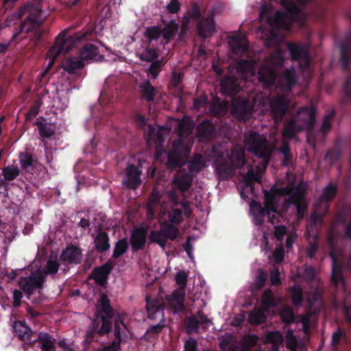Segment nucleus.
Instances as JSON below:
<instances>
[{"instance_id": "nucleus-1", "label": "nucleus", "mask_w": 351, "mask_h": 351, "mask_svg": "<svg viewBox=\"0 0 351 351\" xmlns=\"http://www.w3.org/2000/svg\"><path fill=\"white\" fill-rule=\"evenodd\" d=\"M245 145L249 151L253 152L258 157L257 162L261 166H256L249 169L247 175L240 183V193L242 197L248 198L253 195V184L260 182L261 176L264 173L269 162L271 149L267 146V142L257 133L252 132L245 138Z\"/></svg>"}, {"instance_id": "nucleus-2", "label": "nucleus", "mask_w": 351, "mask_h": 351, "mask_svg": "<svg viewBox=\"0 0 351 351\" xmlns=\"http://www.w3.org/2000/svg\"><path fill=\"white\" fill-rule=\"evenodd\" d=\"M282 5L287 10L286 14L274 11L270 5L261 8L260 17L261 21H265L269 26V29L260 28L261 38L265 40L267 45H271L276 40L274 30L276 29H289L291 23L295 19L298 14V9L291 0H280Z\"/></svg>"}, {"instance_id": "nucleus-3", "label": "nucleus", "mask_w": 351, "mask_h": 351, "mask_svg": "<svg viewBox=\"0 0 351 351\" xmlns=\"http://www.w3.org/2000/svg\"><path fill=\"white\" fill-rule=\"evenodd\" d=\"M161 216L160 217V227L159 230H152L149 239L151 242L158 243L161 247L164 248L167 239H174L179 234V230L166 222L165 215L168 213L169 222L178 224L184 219V217H188L190 215L191 210L188 204L185 202L180 204V208H174L172 213L169 211V205L163 204L161 206Z\"/></svg>"}, {"instance_id": "nucleus-4", "label": "nucleus", "mask_w": 351, "mask_h": 351, "mask_svg": "<svg viewBox=\"0 0 351 351\" xmlns=\"http://www.w3.org/2000/svg\"><path fill=\"white\" fill-rule=\"evenodd\" d=\"M58 267L56 256L49 258L45 270H41L40 268V261L36 260L30 265L31 275L26 278H22L19 281V286L28 295L36 291H39L43 284L45 274H55L58 271Z\"/></svg>"}, {"instance_id": "nucleus-5", "label": "nucleus", "mask_w": 351, "mask_h": 351, "mask_svg": "<svg viewBox=\"0 0 351 351\" xmlns=\"http://www.w3.org/2000/svg\"><path fill=\"white\" fill-rule=\"evenodd\" d=\"M26 15L25 21L22 23L20 32H29L38 27L47 18V13L43 11L39 5L25 6L19 12L14 14L7 23L11 24L12 18H20Z\"/></svg>"}, {"instance_id": "nucleus-6", "label": "nucleus", "mask_w": 351, "mask_h": 351, "mask_svg": "<svg viewBox=\"0 0 351 351\" xmlns=\"http://www.w3.org/2000/svg\"><path fill=\"white\" fill-rule=\"evenodd\" d=\"M315 110L313 108L301 109L293 120L289 122L282 132L285 138H291L302 129L311 126L314 123Z\"/></svg>"}, {"instance_id": "nucleus-7", "label": "nucleus", "mask_w": 351, "mask_h": 351, "mask_svg": "<svg viewBox=\"0 0 351 351\" xmlns=\"http://www.w3.org/2000/svg\"><path fill=\"white\" fill-rule=\"evenodd\" d=\"M283 63V58L281 51H277L265 63L258 72V81L265 87L272 85L276 80V72L278 71Z\"/></svg>"}, {"instance_id": "nucleus-8", "label": "nucleus", "mask_w": 351, "mask_h": 351, "mask_svg": "<svg viewBox=\"0 0 351 351\" xmlns=\"http://www.w3.org/2000/svg\"><path fill=\"white\" fill-rule=\"evenodd\" d=\"M272 195H269V193L265 194V208H263L260 205L259 203L252 201L250 207V213L252 216V219L253 222L256 225H260L262 223L265 216L267 215L269 221L271 223L274 224V219H278L280 217L278 212H276L274 209V206L272 205L270 207V204H271V201L273 199Z\"/></svg>"}, {"instance_id": "nucleus-9", "label": "nucleus", "mask_w": 351, "mask_h": 351, "mask_svg": "<svg viewBox=\"0 0 351 351\" xmlns=\"http://www.w3.org/2000/svg\"><path fill=\"white\" fill-rule=\"evenodd\" d=\"M278 302L275 301L270 291H265L263 298V309H256L249 315V322L253 324L263 322L267 316L276 313Z\"/></svg>"}, {"instance_id": "nucleus-10", "label": "nucleus", "mask_w": 351, "mask_h": 351, "mask_svg": "<svg viewBox=\"0 0 351 351\" xmlns=\"http://www.w3.org/2000/svg\"><path fill=\"white\" fill-rule=\"evenodd\" d=\"M188 276V273L184 270L178 271L174 276L178 289L173 293L172 297L168 299V303L175 312L183 309V301L185 295L184 289L187 283Z\"/></svg>"}, {"instance_id": "nucleus-11", "label": "nucleus", "mask_w": 351, "mask_h": 351, "mask_svg": "<svg viewBox=\"0 0 351 351\" xmlns=\"http://www.w3.org/2000/svg\"><path fill=\"white\" fill-rule=\"evenodd\" d=\"M79 36H66V33L59 34L55 45L49 49L47 58L49 60L47 69L53 64L54 60L60 54L68 52L73 46L75 41L79 40Z\"/></svg>"}, {"instance_id": "nucleus-12", "label": "nucleus", "mask_w": 351, "mask_h": 351, "mask_svg": "<svg viewBox=\"0 0 351 351\" xmlns=\"http://www.w3.org/2000/svg\"><path fill=\"white\" fill-rule=\"evenodd\" d=\"M288 99L282 97H278L272 101H269L268 99H265L263 104L260 101H255L254 108L255 110H259L263 113L264 110L262 109L261 105L265 109L269 107L274 117L277 119L278 117H281L285 112L288 108Z\"/></svg>"}, {"instance_id": "nucleus-13", "label": "nucleus", "mask_w": 351, "mask_h": 351, "mask_svg": "<svg viewBox=\"0 0 351 351\" xmlns=\"http://www.w3.org/2000/svg\"><path fill=\"white\" fill-rule=\"evenodd\" d=\"M232 166L228 167L226 164L219 165L217 169L218 175L223 179L228 178L233 173L235 167L242 165L244 162V152L241 147L234 149L232 156L229 158Z\"/></svg>"}, {"instance_id": "nucleus-14", "label": "nucleus", "mask_w": 351, "mask_h": 351, "mask_svg": "<svg viewBox=\"0 0 351 351\" xmlns=\"http://www.w3.org/2000/svg\"><path fill=\"white\" fill-rule=\"evenodd\" d=\"M189 151V147L184 145V143L180 141L176 143L174 145L173 151L169 154L167 156V164L169 166L182 165L186 166L187 168L191 169V171L193 172L195 170H199V168L195 169L194 164L193 162H184L182 163L180 161V157L183 155L185 156Z\"/></svg>"}, {"instance_id": "nucleus-15", "label": "nucleus", "mask_w": 351, "mask_h": 351, "mask_svg": "<svg viewBox=\"0 0 351 351\" xmlns=\"http://www.w3.org/2000/svg\"><path fill=\"white\" fill-rule=\"evenodd\" d=\"M177 29V24L173 21H171L162 30H160V29L157 27L147 28L144 36L146 41L148 42L156 40L160 36L168 40L176 34Z\"/></svg>"}, {"instance_id": "nucleus-16", "label": "nucleus", "mask_w": 351, "mask_h": 351, "mask_svg": "<svg viewBox=\"0 0 351 351\" xmlns=\"http://www.w3.org/2000/svg\"><path fill=\"white\" fill-rule=\"evenodd\" d=\"M282 194L290 195L291 199L293 204L295 205L298 210V217H303L304 213L306 208V203L304 199V189L300 186L298 189H285L281 190Z\"/></svg>"}, {"instance_id": "nucleus-17", "label": "nucleus", "mask_w": 351, "mask_h": 351, "mask_svg": "<svg viewBox=\"0 0 351 351\" xmlns=\"http://www.w3.org/2000/svg\"><path fill=\"white\" fill-rule=\"evenodd\" d=\"M147 311L150 319L156 321L159 324L164 322V315L162 313L164 302L162 299H152L147 298Z\"/></svg>"}, {"instance_id": "nucleus-18", "label": "nucleus", "mask_w": 351, "mask_h": 351, "mask_svg": "<svg viewBox=\"0 0 351 351\" xmlns=\"http://www.w3.org/2000/svg\"><path fill=\"white\" fill-rule=\"evenodd\" d=\"M97 312L99 313H104V315H101L102 319V326L99 330L100 333H107L111 328V324L108 320V317H110L112 315V311L110 306L109 300L107 297L102 295L100 298L99 303L97 306Z\"/></svg>"}, {"instance_id": "nucleus-19", "label": "nucleus", "mask_w": 351, "mask_h": 351, "mask_svg": "<svg viewBox=\"0 0 351 351\" xmlns=\"http://www.w3.org/2000/svg\"><path fill=\"white\" fill-rule=\"evenodd\" d=\"M232 111L237 118L243 120L247 119L252 114L251 107L243 99H237L233 101Z\"/></svg>"}, {"instance_id": "nucleus-20", "label": "nucleus", "mask_w": 351, "mask_h": 351, "mask_svg": "<svg viewBox=\"0 0 351 351\" xmlns=\"http://www.w3.org/2000/svg\"><path fill=\"white\" fill-rule=\"evenodd\" d=\"M140 174L141 173L136 167L129 165L123 178V184L131 189L136 188L141 183Z\"/></svg>"}, {"instance_id": "nucleus-21", "label": "nucleus", "mask_w": 351, "mask_h": 351, "mask_svg": "<svg viewBox=\"0 0 351 351\" xmlns=\"http://www.w3.org/2000/svg\"><path fill=\"white\" fill-rule=\"evenodd\" d=\"M61 259L66 264L77 263L81 260V250L76 246H68L62 253Z\"/></svg>"}, {"instance_id": "nucleus-22", "label": "nucleus", "mask_w": 351, "mask_h": 351, "mask_svg": "<svg viewBox=\"0 0 351 351\" xmlns=\"http://www.w3.org/2000/svg\"><path fill=\"white\" fill-rule=\"evenodd\" d=\"M287 48L293 59H300L301 61L306 64L308 62L307 48L306 47L297 44H289L287 45Z\"/></svg>"}, {"instance_id": "nucleus-23", "label": "nucleus", "mask_w": 351, "mask_h": 351, "mask_svg": "<svg viewBox=\"0 0 351 351\" xmlns=\"http://www.w3.org/2000/svg\"><path fill=\"white\" fill-rule=\"evenodd\" d=\"M80 58L82 60L100 61L102 60V56L99 55L97 47L90 44L83 49L80 53Z\"/></svg>"}, {"instance_id": "nucleus-24", "label": "nucleus", "mask_w": 351, "mask_h": 351, "mask_svg": "<svg viewBox=\"0 0 351 351\" xmlns=\"http://www.w3.org/2000/svg\"><path fill=\"white\" fill-rule=\"evenodd\" d=\"M287 235L286 240V246L287 248L291 247L293 243H294L296 234L293 230H291L287 232L286 228L285 226H276L275 228L274 236L278 240H282L284 235Z\"/></svg>"}, {"instance_id": "nucleus-25", "label": "nucleus", "mask_w": 351, "mask_h": 351, "mask_svg": "<svg viewBox=\"0 0 351 351\" xmlns=\"http://www.w3.org/2000/svg\"><path fill=\"white\" fill-rule=\"evenodd\" d=\"M229 43L231 48L235 53L243 52L247 47L245 36L242 34L231 36Z\"/></svg>"}, {"instance_id": "nucleus-26", "label": "nucleus", "mask_w": 351, "mask_h": 351, "mask_svg": "<svg viewBox=\"0 0 351 351\" xmlns=\"http://www.w3.org/2000/svg\"><path fill=\"white\" fill-rule=\"evenodd\" d=\"M112 266L111 263H106L101 267L94 269L92 277L99 285H104L107 280L108 275L109 274Z\"/></svg>"}, {"instance_id": "nucleus-27", "label": "nucleus", "mask_w": 351, "mask_h": 351, "mask_svg": "<svg viewBox=\"0 0 351 351\" xmlns=\"http://www.w3.org/2000/svg\"><path fill=\"white\" fill-rule=\"evenodd\" d=\"M191 179V173H184L183 170H181L174 180V185L178 188L180 192H183L189 188Z\"/></svg>"}, {"instance_id": "nucleus-28", "label": "nucleus", "mask_w": 351, "mask_h": 351, "mask_svg": "<svg viewBox=\"0 0 351 351\" xmlns=\"http://www.w3.org/2000/svg\"><path fill=\"white\" fill-rule=\"evenodd\" d=\"M147 231L144 228H138L132 234L131 241L134 249L138 250L143 246L146 239Z\"/></svg>"}, {"instance_id": "nucleus-29", "label": "nucleus", "mask_w": 351, "mask_h": 351, "mask_svg": "<svg viewBox=\"0 0 351 351\" xmlns=\"http://www.w3.org/2000/svg\"><path fill=\"white\" fill-rule=\"evenodd\" d=\"M254 63L252 62H241L238 64L237 72L243 78H248L254 75Z\"/></svg>"}, {"instance_id": "nucleus-30", "label": "nucleus", "mask_w": 351, "mask_h": 351, "mask_svg": "<svg viewBox=\"0 0 351 351\" xmlns=\"http://www.w3.org/2000/svg\"><path fill=\"white\" fill-rule=\"evenodd\" d=\"M136 54L141 60L147 62H152L158 56L156 49L150 48H143L141 47L136 49Z\"/></svg>"}, {"instance_id": "nucleus-31", "label": "nucleus", "mask_w": 351, "mask_h": 351, "mask_svg": "<svg viewBox=\"0 0 351 351\" xmlns=\"http://www.w3.org/2000/svg\"><path fill=\"white\" fill-rule=\"evenodd\" d=\"M199 34L202 36H210L215 30V25L212 19L203 20L198 25Z\"/></svg>"}, {"instance_id": "nucleus-32", "label": "nucleus", "mask_w": 351, "mask_h": 351, "mask_svg": "<svg viewBox=\"0 0 351 351\" xmlns=\"http://www.w3.org/2000/svg\"><path fill=\"white\" fill-rule=\"evenodd\" d=\"M37 125L42 137H50L55 132V125L45 121V120L37 121Z\"/></svg>"}, {"instance_id": "nucleus-33", "label": "nucleus", "mask_w": 351, "mask_h": 351, "mask_svg": "<svg viewBox=\"0 0 351 351\" xmlns=\"http://www.w3.org/2000/svg\"><path fill=\"white\" fill-rule=\"evenodd\" d=\"M282 336L278 332H271L265 335V342L271 343L274 347L270 351H278V345L282 343Z\"/></svg>"}, {"instance_id": "nucleus-34", "label": "nucleus", "mask_w": 351, "mask_h": 351, "mask_svg": "<svg viewBox=\"0 0 351 351\" xmlns=\"http://www.w3.org/2000/svg\"><path fill=\"white\" fill-rule=\"evenodd\" d=\"M13 328L14 332L20 339L23 340L29 339L30 330L25 323L22 322H15Z\"/></svg>"}, {"instance_id": "nucleus-35", "label": "nucleus", "mask_w": 351, "mask_h": 351, "mask_svg": "<svg viewBox=\"0 0 351 351\" xmlns=\"http://www.w3.org/2000/svg\"><path fill=\"white\" fill-rule=\"evenodd\" d=\"M279 81L282 88L285 90L289 89L295 82L293 72L291 70L286 71L284 75L279 77Z\"/></svg>"}, {"instance_id": "nucleus-36", "label": "nucleus", "mask_w": 351, "mask_h": 351, "mask_svg": "<svg viewBox=\"0 0 351 351\" xmlns=\"http://www.w3.org/2000/svg\"><path fill=\"white\" fill-rule=\"evenodd\" d=\"M38 339L43 351H55L54 341L47 334H40Z\"/></svg>"}, {"instance_id": "nucleus-37", "label": "nucleus", "mask_w": 351, "mask_h": 351, "mask_svg": "<svg viewBox=\"0 0 351 351\" xmlns=\"http://www.w3.org/2000/svg\"><path fill=\"white\" fill-rule=\"evenodd\" d=\"M220 346L222 351H234L236 342L232 335H228L221 337Z\"/></svg>"}, {"instance_id": "nucleus-38", "label": "nucleus", "mask_w": 351, "mask_h": 351, "mask_svg": "<svg viewBox=\"0 0 351 351\" xmlns=\"http://www.w3.org/2000/svg\"><path fill=\"white\" fill-rule=\"evenodd\" d=\"M96 248L99 251H105L109 248L108 238L106 233L99 232L95 239Z\"/></svg>"}, {"instance_id": "nucleus-39", "label": "nucleus", "mask_w": 351, "mask_h": 351, "mask_svg": "<svg viewBox=\"0 0 351 351\" xmlns=\"http://www.w3.org/2000/svg\"><path fill=\"white\" fill-rule=\"evenodd\" d=\"M221 90L227 93L237 90L236 79L234 77H227L224 79L221 84Z\"/></svg>"}, {"instance_id": "nucleus-40", "label": "nucleus", "mask_w": 351, "mask_h": 351, "mask_svg": "<svg viewBox=\"0 0 351 351\" xmlns=\"http://www.w3.org/2000/svg\"><path fill=\"white\" fill-rule=\"evenodd\" d=\"M83 66V62L79 60L68 59L63 62L62 67L65 71L69 73L73 72L75 69L81 68Z\"/></svg>"}, {"instance_id": "nucleus-41", "label": "nucleus", "mask_w": 351, "mask_h": 351, "mask_svg": "<svg viewBox=\"0 0 351 351\" xmlns=\"http://www.w3.org/2000/svg\"><path fill=\"white\" fill-rule=\"evenodd\" d=\"M308 303L309 308L313 312L319 311L322 306V301L319 298V293L317 292L314 293L311 298H308Z\"/></svg>"}, {"instance_id": "nucleus-42", "label": "nucleus", "mask_w": 351, "mask_h": 351, "mask_svg": "<svg viewBox=\"0 0 351 351\" xmlns=\"http://www.w3.org/2000/svg\"><path fill=\"white\" fill-rule=\"evenodd\" d=\"M285 341H286L287 347L291 351H296V348L298 347V343L295 339V337L293 335L292 330H289L287 332V334L285 336Z\"/></svg>"}, {"instance_id": "nucleus-43", "label": "nucleus", "mask_w": 351, "mask_h": 351, "mask_svg": "<svg viewBox=\"0 0 351 351\" xmlns=\"http://www.w3.org/2000/svg\"><path fill=\"white\" fill-rule=\"evenodd\" d=\"M143 96L148 100L153 99L154 95V88L149 82H145L141 86Z\"/></svg>"}, {"instance_id": "nucleus-44", "label": "nucleus", "mask_w": 351, "mask_h": 351, "mask_svg": "<svg viewBox=\"0 0 351 351\" xmlns=\"http://www.w3.org/2000/svg\"><path fill=\"white\" fill-rule=\"evenodd\" d=\"M128 249V243L125 240H120L117 242L114 250V256L119 257L123 255Z\"/></svg>"}, {"instance_id": "nucleus-45", "label": "nucleus", "mask_w": 351, "mask_h": 351, "mask_svg": "<svg viewBox=\"0 0 351 351\" xmlns=\"http://www.w3.org/2000/svg\"><path fill=\"white\" fill-rule=\"evenodd\" d=\"M19 173V170L16 167H9L3 169V175L8 180H14Z\"/></svg>"}, {"instance_id": "nucleus-46", "label": "nucleus", "mask_w": 351, "mask_h": 351, "mask_svg": "<svg viewBox=\"0 0 351 351\" xmlns=\"http://www.w3.org/2000/svg\"><path fill=\"white\" fill-rule=\"evenodd\" d=\"M302 289L300 286L295 285L291 289V296L294 304H298L302 300Z\"/></svg>"}, {"instance_id": "nucleus-47", "label": "nucleus", "mask_w": 351, "mask_h": 351, "mask_svg": "<svg viewBox=\"0 0 351 351\" xmlns=\"http://www.w3.org/2000/svg\"><path fill=\"white\" fill-rule=\"evenodd\" d=\"M280 316L283 322L285 323L291 322L294 318L292 311L288 307H285L281 311Z\"/></svg>"}, {"instance_id": "nucleus-48", "label": "nucleus", "mask_w": 351, "mask_h": 351, "mask_svg": "<svg viewBox=\"0 0 351 351\" xmlns=\"http://www.w3.org/2000/svg\"><path fill=\"white\" fill-rule=\"evenodd\" d=\"M301 322L302 324L303 330L305 333H306L311 323L314 322V319L311 314L308 313L302 317Z\"/></svg>"}, {"instance_id": "nucleus-49", "label": "nucleus", "mask_w": 351, "mask_h": 351, "mask_svg": "<svg viewBox=\"0 0 351 351\" xmlns=\"http://www.w3.org/2000/svg\"><path fill=\"white\" fill-rule=\"evenodd\" d=\"M20 162L22 167L27 168L32 165V158L27 153H22L19 156Z\"/></svg>"}, {"instance_id": "nucleus-50", "label": "nucleus", "mask_w": 351, "mask_h": 351, "mask_svg": "<svg viewBox=\"0 0 351 351\" xmlns=\"http://www.w3.org/2000/svg\"><path fill=\"white\" fill-rule=\"evenodd\" d=\"M336 193V186L333 184H330L326 188L325 194L324 195L323 198L328 201Z\"/></svg>"}, {"instance_id": "nucleus-51", "label": "nucleus", "mask_w": 351, "mask_h": 351, "mask_svg": "<svg viewBox=\"0 0 351 351\" xmlns=\"http://www.w3.org/2000/svg\"><path fill=\"white\" fill-rule=\"evenodd\" d=\"M180 8V4L178 0H171L169 3L167 5V10L171 13L177 12Z\"/></svg>"}, {"instance_id": "nucleus-52", "label": "nucleus", "mask_w": 351, "mask_h": 351, "mask_svg": "<svg viewBox=\"0 0 351 351\" xmlns=\"http://www.w3.org/2000/svg\"><path fill=\"white\" fill-rule=\"evenodd\" d=\"M177 125L180 127V135L183 136L188 133L191 130V125L190 123H184L183 121H176Z\"/></svg>"}, {"instance_id": "nucleus-53", "label": "nucleus", "mask_w": 351, "mask_h": 351, "mask_svg": "<svg viewBox=\"0 0 351 351\" xmlns=\"http://www.w3.org/2000/svg\"><path fill=\"white\" fill-rule=\"evenodd\" d=\"M160 197V194L158 191L154 189L150 196L149 202L148 204V210L149 212H152V206L154 203H155Z\"/></svg>"}, {"instance_id": "nucleus-54", "label": "nucleus", "mask_w": 351, "mask_h": 351, "mask_svg": "<svg viewBox=\"0 0 351 351\" xmlns=\"http://www.w3.org/2000/svg\"><path fill=\"white\" fill-rule=\"evenodd\" d=\"M284 252L282 247H277L274 252V260L276 263H280L283 260Z\"/></svg>"}, {"instance_id": "nucleus-55", "label": "nucleus", "mask_w": 351, "mask_h": 351, "mask_svg": "<svg viewBox=\"0 0 351 351\" xmlns=\"http://www.w3.org/2000/svg\"><path fill=\"white\" fill-rule=\"evenodd\" d=\"M267 278V274L261 271L259 275L257 276L256 279V285L258 288H260L263 286L265 281Z\"/></svg>"}, {"instance_id": "nucleus-56", "label": "nucleus", "mask_w": 351, "mask_h": 351, "mask_svg": "<svg viewBox=\"0 0 351 351\" xmlns=\"http://www.w3.org/2000/svg\"><path fill=\"white\" fill-rule=\"evenodd\" d=\"M185 351H196V341L189 339L185 342Z\"/></svg>"}, {"instance_id": "nucleus-57", "label": "nucleus", "mask_w": 351, "mask_h": 351, "mask_svg": "<svg viewBox=\"0 0 351 351\" xmlns=\"http://www.w3.org/2000/svg\"><path fill=\"white\" fill-rule=\"evenodd\" d=\"M280 278L277 269H274L271 273V282L272 285H277L280 282Z\"/></svg>"}, {"instance_id": "nucleus-58", "label": "nucleus", "mask_w": 351, "mask_h": 351, "mask_svg": "<svg viewBox=\"0 0 351 351\" xmlns=\"http://www.w3.org/2000/svg\"><path fill=\"white\" fill-rule=\"evenodd\" d=\"M125 326L121 320H117L115 324V331L117 337L120 336L121 332H124Z\"/></svg>"}, {"instance_id": "nucleus-59", "label": "nucleus", "mask_w": 351, "mask_h": 351, "mask_svg": "<svg viewBox=\"0 0 351 351\" xmlns=\"http://www.w3.org/2000/svg\"><path fill=\"white\" fill-rule=\"evenodd\" d=\"M14 304L15 306H19L22 298V293L20 291L14 290L13 292Z\"/></svg>"}, {"instance_id": "nucleus-60", "label": "nucleus", "mask_w": 351, "mask_h": 351, "mask_svg": "<svg viewBox=\"0 0 351 351\" xmlns=\"http://www.w3.org/2000/svg\"><path fill=\"white\" fill-rule=\"evenodd\" d=\"M343 337V332L341 330H338L336 332L332 338V344L335 345L339 343V340Z\"/></svg>"}, {"instance_id": "nucleus-61", "label": "nucleus", "mask_w": 351, "mask_h": 351, "mask_svg": "<svg viewBox=\"0 0 351 351\" xmlns=\"http://www.w3.org/2000/svg\"><path fill=\"white\" fill-rule=\"evenodd\" d=\"M159 67V64H152L149 68V73L151 74L153 78H156L158 75V69Z\"/></svg>"}, {"instance_id": "nucleus-62", "label": "nucleus", "mask_w": 351, "mask_h": 351, "mask_svg": "<svg viewBox=\"0 0 351 351\" xmlns=\"http://www.w3.org/2000/svg\"><path fill=\"white\" fill-rule=\"evenodd\" d=\"M38 110H39V106L38 105H36L35 106H34L31 110L27 114V119H31L32 117H34L36 116L38 112Z\"/></svg>"}, {"instance_id": "nucleus-63", "label": "nucleus", "mask_w": 351, "mask_h": 351, "mask_svg": "<svg viewBox=\"0 0 351 351\" xmlns=\"http://www.w3.org/2000/svg\"><path fill=\"white\" fill-rule=\"evenodd\" d=\"M119 345L116 342H113L110 346L106 347L103 351H119Z\"/></svg>"}, {"instance_id": "nucleus-64", "label": "nucleus", "mask_w": 351, "mask_h": 351, "mask_svg": "<svg viewBox=\"0 0 351 351\" xmlns=\"http://www.w3.org/2000/svg\"><path fill=\"white\" fill-rule=\"evenodd\" d=\"M330 122L329 121V117H327L324 119V121L323 122V124L322 126V130L324 132H326L330 129Z\"/></svg>"}]
</instances>
